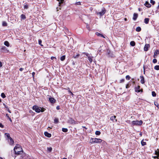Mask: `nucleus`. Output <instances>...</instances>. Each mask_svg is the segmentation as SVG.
I'll use <instances>...</instances> for the list:
<instances>
[{
	"label": "nucleus",
	"mask_w": 159,
	"mask_h": 159,
	"mask_svg": "<svg viewBox=\"0 0 159 159\" xmlns=\"http://www.w3.org/2000/svg\"><path fill=\"white\" fill-rule=\"evenodd\" d=\"M159 156H154L153 157L154 158V159H156V158H157L158 159V157H159Z\"/></svg>",
	"instance_id": "50"
},
{
	"label": "nucleus",
	"mask_w": 159,
	"mask_h": 159,
	"mask_svg": "<svg viewBox=\"0 0 159 159\" xmlns=\"http://www.w3.org/2000/svg\"><path fill=\"white\" fill-rule=\"evenodd\" d=\"M59 121H58V119L57 118H55L54 120V122L55 123H58Z\"/></svg>",
	"instance_id": "30"
},
{
	"label": "nucleus",
	"mask_w": 159,
	"mask_h": 159,
	"mask_svg": "<svg viewBox=\"0 0 159 159\" xmlns=\"http://www.w3.org/2000/svg\"><path fill=\"white\" fill-rule=\"evenodd\" d=\"M4 44L5 45L8 47L9 46V43L7 41H5L4 43Z\"/></svg>",
	"instance_id": "19"
},
{
	"label": "nucleus",
	"mask_w": 159,
	"mask_h": 159,
	"mask_svg": "<svg viewBox=\"0 0 159 159\" xmlns=\"http://www.w3.org/2000/svg\"><path fill=\"white\" fill-rule=\"evenodd\" d=\"M95 134L96 135H99L100 134H101V132L100 131H96V132H95Z\"/></svg>",
	"instance_id": "32"
},
{
	"label": "nucleus",
	"mask_w": 159,
	"mask_h": 159,
	"mask_svg": "<svg viewBox=\"0 0 159 159\" xmlns=\"http://www.w3.org/2000/svg\"><path fill=\"white\" fill-rule=\"evenodd\" d=\"M102 142V140L101 139L96 138H91L90 141V142L91 143H100Z\"/></svg>",
	"instance_id": "3"
},
{
	"label": "nucleus",
	"mask_w": 159,
	"mask_h": 159,
	"mask_svg": "<svg viewBox=\"0 0 159 159\" xmlns=\"http://www.w3.org/2000/svg\"><path fill=\"white\" fill-rule=\"evenodd\" d=\"M141 144L143 146H144L146 145V142H144L143 140H142L141 141Z\"/></svg>",
	"instance_id": "24"
},
{
	"label": "nucleus",
	"mask_w": 159,
	"mask_h": 159,
	"mask_svg": "<svg viewBox=\"0 0 159 159\" xmlns=\"http://www.w3.org/2000/svg\"><path fill=\"white\" fill-rule=\"evenodd\" d=\"M23 70V68H20V69H19V70L20 71H22Z\"/></svg>",
	"instance_id": "55"
},
{
	"label": "nucleus",
	"mask_w": 159,
	"mask_h": 159,
	"mask_svg": "<svg viewBox=\"0 0 159 159\" xmlns=\"http://www.w3.org/2000/svg\"><path fill=\"white\" fill-rule=\"evenodd\" d=\"M50 102L52 103H55L56 102L55 99L53 98H50L49 99Z\"/></svg>",
	"instance_id": "8"
},
{
	"label": "nucleus",
	"mask_w": 159,
	"mask_h": 159,
	"mask_svg": "<svg viewBox=\"0 0 159 159\" xmlns=\"http://www.w3.org/2000/svg\"><path fill=\"white\" fill-rule=\"evenodd\" d=\"M2 66V62L0 61V67Z\"/></svg>",
	"instance_id": "58"
},
{
	"label": "nucleus",
	"mask_w": 159,
	"mask_h": 159,
	"mask_svg": "<svg viewBox=\"0 0 159 159\" xmlns=\"http://www.w3.org/2000/svg\"><path fill=\"white\" fill-rule=\"evenodd\" d=\"M14 151L16 154L19 155L23 152V150L19 145L16 146L14 148Z\"/></svg>",
	"instance_id": "1"
},
{
	"label": "nucleus",
	"mask_w": 159,
	"mask_h": 159,
	"mask_svg": "<svg viewBox=\"0 0 159 159\" xmlns=\"http://www.w3.org/2000/svg\"><path fill=\"white\" fill-rule=\"evenodd\" d=\"M145 5L148 8H149L151 7V5L147 1L146 2Z\"/></svg>",
	"instance_id": "14"
},
{
	"label": "nucleus",
	"mask_w": 159,
	"mask_h": 159,
	"mask_svg": "<svg viewBox=\"0 0 159 159\" xmlns=\"http://www.w3.org/2000/svg\"><path fill=\"white\" fill-rule=\"evenodd\" d=\"M7 111H8L10 113H11V111H10L9 110V108H7Z\"/></svg>",
	"instance_id": "59"
},
{
	"label": "nucleus",
	"mask_w": 159,
	"mask_h": 159,
	"mask_svg": "<svg viewBox=\"0 0 159 159\" xmlns=\"http://www.w3.org/2000/svg\"><path fill=\"white\" fill-rule=\"evenodd\" d=\"M138 10H139V11H141V8H139L138 9Z\"/></svg>",
	"instance_id": "63"
},
{
	"label": "nucleus",
	"mask_w": 159,
	"mask_h": 159,
	"mask_svg": "<svg viewBox=\"0 0 159 159\" xmlns=\"http://www.w3.org/2000/svg\"><path fill=\"white\" fill-rule=\"evenodd\" d=\"M150 3L152 5H154L155 3V2L153 0H151Z\"/></svg>",
	"instance_id": "39"
},
{
	"label": "nucleus",
	"mask_w": 159,
	"mask_h": 159,
	"mask_svg": "<svg viewBox=\"0 0 159 159\" xmlns=\"http://www.w3.org/2000/svg\"><path fill=\"white\" fill-rule=\"evenodd\" d=\"M2 25L3 26H6L7 25V23L6 22L3 21L2 22Z\"/></svg>",
	"instance_id": "26"
},
{
	"label": "nucleus",
	"mask_w": 159,
	"mask_h": 159,
	"mask_svg": "<svg viewBox=\"0 0 159 159\" xmlns=\"http://www.w3.org/2000/svg\"><path fill=\"white\" fill-rule=\"evenodd\" d=\"M138 17V14L136 13H134L133 15V19L134 20H135Z\"/></svg>",
	"instance_id": "12"
},
{
	"label": "nucleus",
	"mask_w": 159,
	"mask_h": 159,
	"mask_svg": "<svg viewBox=\"0 0 159 159\" xmlns=\"http://www.w3.org/2000/svg\"><path fill=\"white\" fill-rule=\"evenodd\" d=\"M62 131L63 132H66L68 131V129L67 128H62Z\"/></svg>",
	"instance_id": "28"
},
{
	"label": "nucleus",
	"mask_w": 159,
	"mask_h": 159,
	"mask_svg": "<svg viewBox=\"0 0 159 159\" xmlns=\"http://www.w3.org/2000/svg\"><path fill=\"white\" fill-rule=\"evenodd\" d=\"M149 21V19L148 18H146L144 19V22L146 24L148 23Z\"/></svg>",
	"instance_id": "17"
},
{
	"label": "nucleus",
	"mask_w": 159,
	"mask_h": 159,
	"mask_svg": "<svg viewBox=\"0 0 159 159\" xmlns=\"http://www.w3.org/2000/svg\"><path fill=\"white\" fill-rule=\"evenodd\" d=\"M82 127H83V128H85V129H87V128H86L85 127V126H82Z\"/></svg>",
	"instance_id": "62"
},
{
	"label": "nucleus",
	"mask_w": 159,
	"mask_h": 159,
	"mask_svg": "<svg viewBox=\"0 0 159 159\" xmlns=\"http://www.w3.org/2000/svg\"><path fill=\"white\" fill-rule=\"evenodd\" d=\"M154 105L155 106H156L158 108L159 107V104L157 102H154Z\"/></svg>",
	"instance_id": "34"
},
{
	"label": "nucleus",
	"mask_w": 159,
	"mask_h": 159,
	"mask_svg": "<svg viewBox=\"0 0 159 159\" xmlns=\"http://www.w3.org/2000/svg\"><path fill=\"white\" fill-rule=\"evenodd\" d=\"M106 11V9L105 8H103L102 10V11L100 12L97 13L98 15H100V16H102L105 13Z\"/></svg>",
	"instance_id": "5"
},
{
	"label": "nucleus",
	"mask_w": 159,
	"mask_h": 159,
	"mask_svg": "<svg viewBox=\"0 0 159 159\" xmlns=\"http://www.w3.org/2000/svg\"><path fill=\"white\" fill-rule=\"evenodd\" d=\"M107 54L108 55V56H111V55H110L111 51L110 50H107Z\"/></svg>",
	"instance_id": "38"
},
{
	"label": "nucleus",
	"mask_w": 159,
	"mask_h": 159,
	"mask_svg": "<svg viewBox=\"0 0 159 159\" xmlns=\"http://www.w3.org/2000/svg\"><path fill=\"white\" fill-rule=\"evenodd\" d=\"M8 141L10 144L11 145H12L14 143V140L11 138L8 139Z\"/></svg>",
	"instance_id": "9"
},
{
	"label": "nucleus",
	"mask_w": 159,
	"mask_h": 159,
	"mask_svg": "<svg viewBox=\"0 0 159 159\" xmlns=\"http://www.w3.org/2000/svg\"><path fill=\"white\" fill-rule=\"evenodd\" d=\"M44 134L46 136H47L48 138H50L51 136V134L48 133L47 132H45L44 133Z\"/></svg>",
	"instance_id": "11"
},
{
	"label": "nucleus",
	"mask_w": 159,
	"mask_h": 159,
	"mask_svg": "<svg viewBox=\"0 0 159 159\" xmlns=\"http://www.w3.org/2000/svg\"><path fill=\"white\" fill-rule=\"evenodd\" d=\"M3 105L6 108H7V109L8 108V107H7V105H6L5 104H4H4H3Z\"/></svg>",
	"instance_id": "53"
},
{
	"label": "nucleus",
	"mask_w": 159,
	"mask_h": 159,
	"mask_svg": "<svg viewBox=\"0 0 159 159\" xmlns=\"http://www.w3.org/2000/svg\"><path fill=\"white\" fill-rule=\"evenodd\" d=\"M47 150L49 152H51L52 150V148L51 147H48Z\"/></svg>",
	"instance_id": "33"
},
{
	"label": "nucleus",
	"mask_w": 159,
	"mask_h": 159,
	"mask_svg": "<svg viewBox=\"0 0 159 159\" xmlns=\"http://www.w3.org/2000/svg\"><path fill=\"white\" fill-rule=\"evenodd\" d=\"M0 127H1L2 128H3L4 127L3 125L2 124L0 123Z\"/></svg>",
	"instance_id": "49"
},
{
	"label": "nucleus",
	"mask_w": 159,
	"mask_h": 159,
	"mask_svg": "<svg viewBox=\"0 0 159 159\" xmlns=\"http://www.w3.org/2000/svg\"><path fill=\"white\" fill-rule=\"evenodd\" d=\"M35 74V73L34 72H33L32 73V75H33V77H34V75Z\"/></svg>",
	"instance_id": "57"
},
{
	"label": "nucleus",
	"mask_w": 159,
	"mask_h": 159,
	"mask_svg": "<svg viewBox=\"0 0 159 159\" xmlns=\"http://www.w3.org/2000/svg\"><path fill=\"white\" fill-rule=\"evenodd\" d=\"M1 49L2 51L5 52H8V50H7V49L6 47L4 46H3L2 47Z\"/></svg>",
	"instance_id": "10"
},
{
	"label": "nucleus",
	"mask_w": 159,
	"mask_h": 159,
	"mask_svg": "<svg viewBox=\"0 0 159 159\" xmlns=\"http://www.w3.org/2000/svg\"><path fill=\"white\" fill-rule=\"evenodd\" d=\"M154 69L157 70H159V65H156L154 67Z\"/></svg>",
	"instance_id": "29"
},
{
	"label": "nucleus",
	"mask_w": 159,
	"mask_h": 159,
	"mask_svg": "<svg viewBox=\"0 0 159 159\" xmlns=\"http://www.w3.org/2000/svg\"><path fill=\"white\" fill-rule=\"evenodd\" d=\"M141 30V28L140 27H138L136 29V30L137 32H139Z\"/></svg>",
	"instance_id": "25"
},
{
	"label": "nucleus",
	"mask_w": 159,
	"mask_h": 159,
	"mask_svg": "<svg viewBox=\"0 0 159 159\" xmlns=\"http://www.w3.org/2000/svg\"><path fill=\"white\" fill-rule=\"evenodd\" d=\"M158 50H157L156 52L155 51L154 53V55H156V54H157V53H158Z\"/></svg>",
	"instance_id": "46"
},
{
	"label": "nucleus",
	"mask_w": 159,
	"mask_h": 159,
	"mask_svg": "<svg viewBox=\"0 0 159 159\" xmlns=\"http://www.w3.org/2000/svg\"><path fill=\"white\" fill-rule=\"evenodd\" d=\"M20 17L22 19L25 20L26 18L25 15L23 14L21 15Z\"/></svg>",
	"instance_id": "22"
},
{
	"label": "nucleus",
	"mask_w": 159,
	"mask_h": 159,
	"mask_svg": "<svg viewBox=\"0 0 159 159\" xmlns=\"http://www.w3.org/2000/svg\"><path fill=\"white\" fill-rule=\"evenodd\" d=\"M56 109L57 110H59L60 109V107L59 106H57L56 107Z\"/></svg>",
	"instance_id": "52"
},
{
	"label": "nucleus",
	"mask_w": 159,
	"mask_h": 159,
	"mask_svg": "<svg viewBox=\"0 0 159 159\" xmlns=\"http://www.w3.org/2000/svg\"><path fill=\"white\" fill-rule=\"evenodd\" d=\"M152 95L153 97H155L156 95V94L154 91H152Z\"/></svg>",
	"instance_id": "35"
},
{
	"label": "nucleus",
	"mask_w": 159,
	"mask_h": 159,
	"mask_svg": "<svg viewBox=\"0 0 159 159\" xmlns=\"http://www.w3.org/2000/svg\"><path fill=\"white\" fill-rule=\"evenodd\" d=\"M140 78L141 79L140 82L141 84H143L144 83V79L143 76H140Z\"/></svg>",
	"instance_id": "13"
},
{
	"label": "nucleus",
	"mask_w": 159,
	"mask_h": 159,
	"mask_svg": "<svg viewBox=\"0 0 159 159\" xmlns=\"http://www.w3.org/2000/svg\"><path fill=\"white\" fill-rule=\"evenodd\" d=\"M70 93L71 94V95H74V94L72 93L71 92H70Z\"/></svg>",
	"instance_id": "64"
},
{
	"label": "nucleus",
	"mask_w": 159,
	"mask_h": 159,
	"mask_svg": "<svg viewBox=\"0 0 159 159\" xmlns=\"http://www.w3.org/2000/svg\"><path fill=\"white\" fill-rule=\"evenodd\" d=\"M6 116L8 118H9L10 117L9 116V115L8 114H6Z\"/></svg>",
	"instance_id": "54"
},
{
	"label": "nucleus",
	"mask_w": 159,
	"mask_h": 159,
	"mask_svg": "<svg viewBox=\"0 0 159 159\" xmlns=\"http://www.w3.org/2000/svg\"><path fill=\"white\" fill-rule=\"evenodd\" d=\"M157 60L156 59H154L153 60L152 62L153 63H155L157 62Z\"/></svg>",
	"instance_id": "41"
},
{
	"label": "nucleus",
	"mask_w": 159,
	"mask_h": 159,
	"mask_svg": "<svg viewBox=\"0 0 159 159\" xmlns=\"http://www.w3.org/2000/svg\"><path fill=\"white\" fill-rule=\"evenodd\" d=\"M129 87V84H127L126 85V89H127Z\"/></svg>",
	"instance_id": "56"
},
{
	"label": "nucleus",
	"mask_w": 159,
	"mask_h": 159,
	"mask_svg": "<svg viewBox=\"0 0 159 159\" xmlns=\"http://www.w3.org/2000/svg\"><path fill=\"white\" fill-rule=\"evenodd\" d=\"M81 3L80 2H78L76 3V4L77 5H80Z\"/></svg>",
	"instance_id": "48"
},
{
	"label": "nucleus",
	"mask_w": 159,
	"mask_h": 159,
	"mask_svg": "<svg viewBox=\"0 0 159 159\" xmlns=\"http://www.w3.org/2000/svg\"><path fill=\"white\" fill-rule=\"evenodd\" d=\"M150 47V45L148 44H146L144 47V50L147 51L148 50V48Z\"/></svg>",
	"instance_id": "7"
},
{
	"label": "nucleus",
	"mask_w": 159,
	"mask_h": 159,
	"mask_svg": "<svg viewBox=\"0 0 159 159\" xmlns=\"http://www.w3.org/2000/svg\"><path fill=\"white\" fill-rule=\"evenodd\" d=\"M75 121L72 118H70L68 120V122L71 124L75 123Z\"/></svg>",
	"instance_id": "15"
},
{
	"label": "nucleus",
	"mask_w": 159,
	"mask_h": 159,
	"mask_svg": "<svg viewBox=\"0 0 159 159\" xmlns=\"http://www.w3.org/2000/svg\"><path fill=\"white\" fill-rule=\"evenodd\" d=\"M93 57L91 56L90 57H89L88 58V59L89 60V62L90 63H91V62L93 61Z\"/></svg>",
	"instance_id": "16"
},
{
	"label": "nucleus",
	"mask_w": 159,
	"mask_h": 159,
	"mask_svg": "<svg viewBox=\"0 0 159 159\" xmlns=\"http://www.w3.org/2000/svg\"><path fill=\"white\" fill-rule=\"evenodd\" d=\"M126 79L127 80H129L130 79V77L129 75H127L126 76Z\"/></svg>",
	"instance_id": "37"
},
{
	"label": "nucleus",
	"mask_w": 159,
	"mask_h": 159,
	"mask_svg": "<svg viewBox=\"0 0 159 159\" xmlns=\"http://www.w3.org/2000/svg\"><path fill=\"white\" fill-rule=\"evenodd\" d=\"M24 7L25 9H27L28 8V6L27 5H25L24 6Z\"/></svg>",
	"instance_id": "47"
},
{
	"label": "nucleus",
	"mask_w": 159,
	"mask_h": 159,
	"mask_svg": "<svg viewBox=\"0 0 159 159\" xmlns=\"http://www.w3.org/2000/svg\"><path fill=\"white\" fill-rule=\"evenodd\" d=\"M143 70L144 69L145 70V67L144 66H143Z\"/></svg>",
	"instance_id": "61"
},
{
	"label": "nucleus",
	"mask_w": 159,
	"mask_h": 159,
	"mask_svg": "<svg viewBox=\"0 0 159 159\" xmlns=\"http://www.w3.org/2000/svg\"><path fill=\"white\" fill-rule=\"evenodd\" d=\"M85 54L87 57L88 58L89 57H90V56H90V55L88 53H85Z\"/></svg>",
	"instance_id": "43"
},
{
	"label": "nucleus",
	"mask_w": 159,
	"mask_h": 159,
	"mask_svg": "<svg viewBox=\"0 0 159 159\" xmlns=\"http://www.w3.org/2000/svg\"><path fill=\"white\" fill-rule=\"evenodd\" d=\"M155 154L156 155L159 156V152H157V151H155Z\"/></svg>",
	"instance_id": "40"
},
{
	"label": "nucleus",
	"mask_w": 159,
	"mask_h": 159,
	"mask_svg": "<svg viewBox=\"0 0 159 159\" xmlns=\"http://www.w3.org/2000/svg\"><path fill=\"white\" fill-rule=\"evenodd\" d=\"M96 35H98V36H100L101 37H102L103 38H105V37L102 34L98 32H96Z\"/></svg>",
	"instance_id": "18"
},
{
	"label": "nucleus",
	"mask_w": 159,
	"mask_h": 159,
	"mask_svg": "<svg viewBox=\"0 0 159 159\" xmlns=\"http://www.w3.org/2000/svg\"><path fill=\"white\" fill-rule=\"evenodd\" d=\"M32 109L35 110V112L37 113H39L40 112H43L46 110V109L43 108L39 107L38 106L36 105L34 106Z\"/></svg>",
	"instance_id": "2"
},
{
	"label": "nucleus",
	"mask_w": 159,
	"mask_h": 159,
	"mask_svg": "<svg viewBox=\"0 0 159 159\" xmlns=\"http://www.w3.org/2000/svg\"><path fill=\"white\" fill-rule=\"evenodd\" d=\"M41 43H42V41L41 40H39V44L41 46H42V44H41Z\"/></svg>",
	"instance_id": "45"
},
{
	"label": "nucleus",
	"mask_w": 159,
	"mask_h": 159,
	"mask_svg": "<svg viewBox=\"0 0 159 159\" xmlns=\"http://www.w3.org/2000/svg\"><path fill=\"white\" fill-rule=\"evenodd\" d=\"M140 86L139 85L137 87H135V91L137 92H142L143 89H141L140 90Z\"/></svg>",
	"instance_id": "6"
},
{
	"label": "nucleus",
	"mask_w": 159,
	"mask_h": 159,
	"mask_svg": "<svg viewBox=\"0 0 159 159\" xmlns=\"http://www.w3.org/2000/svg\"><path fill=\"white\" fill-rule=\"evenodd\" d=\"M5 135H6V136L7 137V139H9L11 138V137H10V134H9L5 133Z\"/></svg>",
	"instance_id": "27"
},
{
	"label": "nucleus",
	"mask_w": 159,
	"mask_h": 159,
	"mask_svg": "<svg viewBox=\"0 0 159 159\" xmlns=\"http://www.w3.org/2000/svg\"><path fill=\"white\" fill-rule=\"evenodd\" d=\"M59 2V6L61 4L63 3L64 2V0H57Z\"/></svg>",
	"instance_id": "20"
},
{
	"label": "nucleus",
	"mask_w": 159,
	"mask_h": 159,
	"mask_svg": "<svg viewBox=\"0 0 159 159\" xmlns=\"http://www.w3.org/2000/svg\"><path fill=\"white\" fill-rule=\"evenodd\" d=\"M132 125H142L143 121L142 120H136L132 121Z\"/></svg>",
	"instance_id": "4"
},
{
	"label": "nucleus",
	"mask_w": 159,
	"mask_h": 159,
	"mask_svg": "<svg viewBox=\"0 0 159 159\" xmlns=\"http://www.w3.org/2000/svg\"><path fill=\"white\" fill-rule=\"evenodd\" d=\"M116 118V116H111L110 118V120H114Z\"/></svg>",
	"instance_id": "31"
},
{
	"label": "nucleus",
	"mask_w": 159,
	"mask_h": 159,
	"mask_svg": "<svg viewBox=\"0 0 159 159\" xmlns=\"http://www.w3.org/2000/svg\"><path fill=\"white\" fill-rule=\"evenodd\" d=\"M130 45L132 46H134L135 45V43L134 41H131L130 42Z\"/></svg>",
	"instance_id": "23"
},
{
	"label": "nucleus",
	"mask_w": 159,
	"mask_h": 159,
	"mask_svg": "<svg viewBox=\"0 0 159 159\" xmlns=\"http://www.w3.org/2000/svg\"><path fill=\"white\" fill-rule=\"evenodd\" d=\"M79 54H77L75 56V55L73 56V57L74 58H76L77 57H79Z\"/></svg>",
	"instance_id": "42"
},
{
	"label": "nucleus",
	"mask_w": 159,
	"mask_h": 159,
	"mask_svg": "<svg viewBox=\"0 0 159 159\" xmlns=\"http://www.w3.org/2000/svg\"><path fill=\"white\" fill-rule=\"evenodd\" d=\"M124 81H125L124 79H122L120 80V83H123V82H124Z\"/></svg>",
	"instance_id": "44"
},
{
	"label": "nucleus",
	"mask_w": 159,
	"mask_h": 159,
	"mask_svg": "<svg viewBox=\"0 0 159 159\" xmlns=\"http://www.w3.org/2000/svg\"><path fill=\"white\" fill-rule=\"evenodd\" d=\"M66 58V56L65 55H63L62 56H61L60 57V59L61 61H64Z\"/></svg>",
	"instance_id": "21"
},
{
	"label": "nucleus",
	"mask_w": 159,
	"mask_h": 159,
	"mask_svg": "<svg viewBox=\"0 0 159 159\" xmlns=\"http://www.w3.org/2000/svg\"><path fill=\"white\" fill-rule=\"evenodd\" d=\"M9 120L11 121V122L12 121V120H11V119L9 117V118H8Z\"/></svg>",
	"instance_id": "60"
},
{
	"label": "nucleus",
	"mask_w": 159,
	"mask_h": 159,
	"mask_svg": "<svg viewBox=\"0 0 159 159\" xmlns=\"http://www.w3.org/2000/svg\"><path fill=\"white\" fill-rule=\"evenodd\" d=\"M1 96L3 98L6 97V96L4 93H1Z\"/></svg>",
	"instance_id": "36"
},
{
	"label": "nucleus",
	"mask_w": 159,
	"mask_h": 159,
	"mask_svg": "<svg viewBox=\"0 0 159 159\" xmlns=\"http://www.w3.org/2000/svg\"><path fill=\"white\" fill-rule=\"evenodd\" d=\"M51 59L52 60H53V59H54V58H55V59H56V57H51Z\"/></svg>",
	"instance_id": "51"
}]
</instances>
